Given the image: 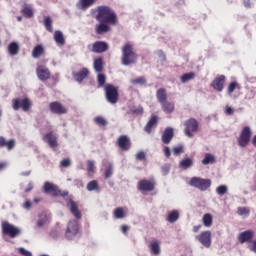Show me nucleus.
<instances>
[{"mask_svg": "<svg viewBox=\"0 0 256 256\" xmlns=\"http://www.w3.org/2000/svg\"><path fill=\"white\" fill-rule=\"evenodd\" d=\"M91 15H95V19L99 23H108V25H117L119 19L117 18V13L113 8L107 5H101L90 10Z\"/></svg>", "mask_w": 256, "mask_h": 256, "instance_id": "1", "label": "nucleus"}, {"mask_svg": "<svg viewBox=\"0 0 256 256\" xmlns=\"http://www.w3.org/2000/svg\"><path fill=\"white\" fill-rule=\"evenodd\" d=\"M135 63H137V53L133 49V44L128 42L122 46L121 64L129 67V65H135Z\"/></svg>", "mask_w": 256, "mask_h": 256, "instance_id": "2", "label": "nucleus"}, {"mask_svg": "<svg viewBox=\"0 0 256 256\" xmlns=\"http://www.w3.org/2000/svg\"><path fill=\"white\" fill-rule=\"evenodd\" d=\"M188 184L190 185V187L198 189V191H207L211 187L212 182L209 178L194 176L190 179Z\"/></svg>", "mask_w": 256, "mask_h": 256, "instance_id": "3", "label": "nucleus"}, {"mask_svg": "<svg viewBox=\"0 0 256 256\" xmlns=\"http://www.w3.org/2000/svg\"><path fill=\"white\" fill-rule=\"evenodd\" d=\"M1 231L3 235L11 237V239H15L21 235V229L7 221L1 223Z\"/></svg>", "mask_w": 256, "mask_h": 256, "instance_id": "4", "label": "nucleus"}, {"mask_svg": "<svg viewBox=\"0 0 256 256\" xmlns=\"http://www.w3.org/2000/svg\"><path fill=\"white\" fill-rule=\"evenodd\" d=\"M42 189L45 193H52L53 197H67L69 195V192L61 191L58 185L48 181L44 182Z\"/></svg>", "mask_w": 256, "mask_h": 256, "instance_id": "5", "label": "nucleus"}, {"mask_svg": "<svg viewBox=\"0 0 256 256\" xmlns=\"http://www.w3.org/2000/svg\"><path fill=\"white\" fill-rule=\"evenodd\" d=\"M184 127V134L186 137L193 139V137H195V133L199 131V122H197L195 118H190L189 120L185 121Z\"/></svg>", "mask_w": 256, "mask_h": 256, "instance_id": "6", "label": "nucleus"}, {"mask_svg": "<svg viewBox=\"0 0 256 256\" xmlns=\"http://www.w3.org/2000/svg\"><path fill=\"white\" fill-rule=\"evenodd\" d=\"M79 235V222L77 220H70L67 224L65 237L68 241H73Z\"/></svg>", "mask_w": 256, "mask_h": 256, "instance_id": "7", "label": "nucleus"}, {"mask_svg": "<svg viewBox=\"0 0 256 256\" xmlns=\"http://www.w3.org/2000/svg\"><path fill=\"white\" fill-rule=\"evenodd\" d=\"M105 94H106V100L108 101V103L115 105V103L119 101V91L117 90V87H115L114 85L107 84L105 86Z\"/></svg>", "mask_w": 256, "mask_h": 256, "instance_id": "8", "label": "nucleus"}, {"mask_svg": "<svg viewBox=\"0 0 256 256\" xmlns=\"http://www.w3.org/2000/svg\"><path fill=\"white\" fill-rule=\"evenodd\" d=\"M12 107L14 111H19V109H22L23 111L27 112L31 109V100L28 98H16L12 100Z\"/></svg>", "mask_w": 256, "mask_h": 256, "instance_id": "9", "label": "nucleus"}, {"mask_svg": "<svg viewBox=\"0 0 256 256\" xmlns=\"http://www.w3.org/2000/svg\"><path fill=\"white\" fill-rule=\"evenodd\" d=\"M197 242H199L203 247L209 249L211 247L212 239H211V231L207 230L201 232L200 234L195 236Z\"/></svg>", "mask_w": 256, "mask_h": 256, "instance_id": "10", "label": "nucleus"}, {"mask_svg": "<svg viewBox=\"0 0 256 256\" xmlns=\"http://www.w3.org/2000/svg\"><path fill=\"white\" fill-rule=\"evenodd\" d=\"M249 141H251V128L246 126L242 129L240 137L238 138V145L240 147H247Z\"/></svg>", "mask_w": 256, "mask_h": 256, "instance_id": "11", "label": "nucleus"}, {"mask_svg": "<svg viewBox=\"0 0 256 256\" xmlns=\"http://www.w3.org/2000/svg\"><path fill=\"white\" fill-rule=\"evenodd\" d=\"M36 75L40 81H47L51 78V71H49V68L45 65H38Z\"/></svg>", "mask_w": 256, "mask_h": 256, "instance_id": "12", "label": "nucleus"}, {"mask_svg": "<svg viewBox=\"0 0 256 256\" xmlns=\"http://www.w3.org/2000/svg\"><path fill=\"white\" fill-rule=\"evenodd\" d=\"M49 109L51 113H54V115H65L67 113V107L58 101L50 103Z\"/></svg>", "mask_w": 256, "mask_h": 256, "instance_id": "13", "label": "nucleus"}, {"mask_svg": "<svg viewBox=\"0 0 256 256\" xmlns=\"http://www.w3.org/2000/svg\"><path fill=\"white\" fill-rule=\"evenodd\" d=\"M155 189V181L153 180H141L138 182V190L142 193L150 192Z\"/></svg>", "mask_w": 256, "mask_h": 256, "instance_id": "14", "label": "nucleus"}, {"mask_svg": "<svg viewBox=\"0 0 256 256\" xmlns=\"http://www.w3.org/2000/svg\"><path fill=\"white\" fill-rule=\"evenodd\" d=\"M253 237H255V232L253 230H246L238 235V241L241 245L251 243L253 241Z\"/></svg>", "mask_w": 256, "mask_h": 256, "instance_id": "15", "label": "nucleus"}, {"mask_svg": "<svg viewBox=\"0 0 256 256\" xmlns=\"http://www.w3.org/2000/svg\"><path fill=\"white\" fill-rule=\"evenodd\" d=\"M88 76H89V69L87 68H82L78 71L72 72V77L74 81H76L77 83H83V81H85V79H87Z\"/></svg>", "mask_w": 256, "mask_h": 256, "instance_id": "16", "label": "nucleus"}, {"mask_svg": "<svg viewBox=\"0 0 256 256\" xmlns=\"http://www.w3.org/2000/svg\"><path fill=\"white\" fill-rule=\"evenodd\" d=\"M66 205L70 209V212L75 217V219H81V217H83L81 211H79V206L76 204L75 201L68 199L66 200Z\"/></svg>", "mask_w": 256, "mask_h": 256, "instance_id": "17", "label": "nucleus"}, {"mask_svg": "<svg viewBox=\"0 0 256 256\" xmlns=\"http://www.w3.org/2000/svg\"><path fill=\"white\" fill-rule=\"evenodd\" d=\"M109 49V44L105 41H96L92 44V53H105Z\"/></svg>", "mask_w": 256, "mask_h": 256, "instance_id": "18", "label": "nucleus"}, {"mask_svg": "<svg viewBox=\"0 0 256 256\" xmlns=\"http://www.w3.org/2000/svg\"><path fill=\"white\" fill-rule=\"evenodd\" d=\"M97 3V0H78L76 2V9L78 11H87L89 7H93Z\"/></svg>", "mask_w": 256, "mask_h": 256, "instance_id": "19", "label": "nucleus"}, {"mask_svg": "<svg viewBox=\"0 0 256 256\" xmlns=\"http://www.w3.org/2000/svg\"><path fill=\"white\" fill-rule=\"evenodd\" d=\"M211 87L215 89V91H218L221 93L225 87V76L220 75L214 79V81L211 83Z\"/></svg>", "mask_w": 256, "mask_h": 256, "instance_id": "20", "label": "nucleus"}, {"mask_svg": "<svg viewBox=\"0 0 256 256\" xmlns=\"http://www.w3.org/2000/svg\"><path fill=\"white\" fill-rule=\"evenodd\" d=\"M43 141H45V143H47L51 149H55V147H57V136L53 132L47 133L43 137Z\"/></svg>", "mask_w": 256, "mask_h": 256, "instance_id": "21", "label": "nucleus"}, {"mask_svg": "<svg viewBox=\"0 0 256 256\" xmlns=\"http://www.w3.org/2000/svg\"><path fill=\"white\" fill-rule=\"evenodd\" d=\"M109 31H111V27L107 22H100L95 26L96 35H105V33H109Z\"/></svg>", "mask_w": 256, "mask_h": 256, "instance_id": "22", "label": "nucleus"}, {"mask_svg": "<svg viewBox=\"0 0 256 256\" xmlns=\"http://www.w3.org/2000/svg\"><path fill=\"white\" fill-rule=\"evenodd\" d=\"M195 165V160L191 157H185L179 162V169H183L187 171V169H191Z\"/></svg>", "mask_w": 256, "mask_h": 256, "instance_id": "23", "label": "nucleus"}, {"mask_svg": "<svg viewBox=\"0 0 256 256\" xmlns=\"http://www.w3.org/2000/svg\"><path fill=\"white\" fill-rule=\"evenodd\" d=\"M118 146L123 151H129V149L131 148V141L129 140V137H127V136H120L118 138Z\"/></svg>", "mask_w": 256, "mask_h": 256, "instance_id": "24", "label": "nucleus"}, {"mask_svg": "<svg viewBox=\"0 0 256 256\" xmlns=\"http://www.w3.org/2000/svg\"><path fill=\"white\" fill-rule=\"evenodd\" d=\"M174 131L173 128H166L164 133L162 134V143L165 145H169L171 140L173 139Z\"/></svg>", "mask_w": 256, "mask_h": 256, "instance_id": "25", "label": "nucleus"}, {"mask_svg": "<svg viewBox=\"0 0 256 256\" xmlns=\"http://www.w3.org/2000/svg\"><path fill=\"white\" fill-rule=\"evenodd\" d=\"M129 209L127 207H118L114 210L113 215L115 219H125L127 217Z\"/></svg>", "mask_w": 256, "mask_h": 256, "instance_id": "26", "label": "nucleus"}, {"mask_svg": "<svg viewBox=\"0 0 256 256\" xmlns=\"http://www.w3.org/2000/svg\"><path fill=\"white\" fill-rule=\"evenodd\" d=\"M21 13L24 15V17H27V19H31L34 16L33 12V6L31 4H24L22 6Z\"/></svg>", "mask_w": 256, "mask_h": 256, "instance_id": "27", "label": "nucleus"}, {"mask_svg": "<svg viewBox=\"0 0 256 256\" xmlns=\"http://www.w3.org/2000/svg\"><path fill=\"white\" fill-rule=\"evenodd\" d=\"M161 107H162V111H164V113H166L167 115H171V113L175 111V103L169 102L167 100L166 102H163L161 104Z\"/></svg>", "mask_w": 256, "mask_h": 256, "instance_id": "28", "label": "nucleus"}, {"mask_svg": "<svg viewBox=\"0 0 256 256\" xmlns=\"http://www.w3.org/2000/svg\"><path fill=\"white\" fill-rule=\"evenodd\" d=\"M180 215L179 210H172L168 213L166 221L168 223H176V221H179Z\"/></svg>", "mask_w": 256, "mask_h": 256, "instance_id": "29", "label": "nucleus"}, {"mask_svg": "<svg viewBox=\"0 0 256 256\" xmlns=\"http://www.w3.org/2000/svg\"><path fill=\"white\" fill-rule=\"evenodd\" d=\"M87 191H95V193H101V187L97 180L90 181L86 186Z\"/></svg>", "mask_w": 256, "mask_h": 256, "instance_id": "30", "label": "nucleus"}, {"mask_svg": "<svg viewBox=\"0 0 256 256\" xmlns=\"http://www.w3.org/2000/svg\"><path fill=\"white\" fill-rule=\"evenodd\" d=\"M156 98L160 105L165 103L167 101V92H165V89H158L156 92Z\"/></svg>", "mask_w": 256, "mask_h": 256, "instance_id": "31", "label": "nucleus"}, {"mask_svg": "<svg viewBox=\"0 0 256 256\" xmlns=\"http://www.w3.org/2000/svg\"><path fill=\"white\" fill-rule=\"evenodd\" d=\"M237 214L243 217V219H247V217L251 215V209H249V207L240 206L237 208Z\"/></svg>", "mask_w": 256, "mask_h": 256, "instance_id": "32", "label": "nucleus"}, {"mask_svg": "<svg viewBox=\"0 0 256 256\" xmlns=\"http://www.w3.org/2000/svg\"><path fill=\"white\" fill-rule=\"evenodd\" d=\"M43 53H45V48H43L42 45H37L32 51V57L34 59H39V57H41Z\"/></svg>", "mask_w": 256, "mask_h": 256, "instance_id": "33", "label": "nucleus"}, {"mask_svg": "<svg viewBox=\"0 0 256 256\" xmlns=\"http://www.w3.org/2000/svg\"><path fill=\"white\" fill-rule=\"evenodd\" d=\"M150 251L152 255H161V246L159 245V242H152L150 244Z\"/></svg>", "mask_w": 256, "mask_h": 256, "instance_id": "34", "label": "nucleus"}, {"mask_svg": "<svg viewBox=\"0 0 256 256\" xmlns=\"http://www.w3.org/2000/svg\"><path fill=\"white\" fill-rule=\"evenodd\" d=\"M9 54L12 56L19 54V44L17 42H12L8 45Z\"/></svg>", "mask_w": 256, "mask_h": 256, "instance_id": "35", "label": "nucleus"}, {"mask_svg": "<svg viewBox=\"0 0 256 256\" xmlns=\"http://www.w3.org/2000/svg\"><path fill=\"white\" fill-rule=\"evenodd\" d=\"M54 40L57 45H65V37L63 36V32L61 31H56L54 33Z\"/></svg>", "mask_w": 256, "mask_h": 256, "instance_id": "36", "label": "nucleus"}, {"mask_svg": "<svg viewBox=\"0 0 256 256\" xmlns=\"http://www.w3.org/2000/svg\"><path fill=\"white\" fill-rule=\"evenodd\" d=\"M202 223L204 227H211V225H213V215H211L210 213L204 214L202 218Z\"/></svg>", "mask_w": 256, "mask_h": 256, "instance_id": "37", "label": "nucleus"}, {"mask_svg": "<svg viewBox=\"0 0 256 256\" xmlns=\"http://www.w3.org/2000/svg\"><path fill=\"white\" fill-rule=\"evenodd\" d=\"M195 79V72L185 73L180 77L181 83H189V81H193Z\"/></svg>", "mask_w": 256, "mask_h": 256, "instance_id": "38", "label": "nucleus"}, {"mask_svg": "<svg viewBox=\"0 0 256 256\" xmlns=\"http://www.w3.org/2000/svg\"><path fill=\"white\" fill-rule=\"evenodd\" d=\"M94 70L96 73H101L103 71V58H97L93 63Z\"/></svg>", "mask_w": 256, "mask_h": 256, "instance_id": "39", "label": "nucleus"}, {"mask_svg": "<svg viewBox=\"0 0 256 256\" xmlns=\"http://www.w3.org/2000/svg\"><path fill=\"white\" fill-rule=\"evenodd\" d=\"M215 163V156L211 153H207L202 160V165H212Z\"/></svg>", "mask_w": 256, "mask_h": 256, "instance_id": "40", "label": "nucleus"}, {"mask_svg": "<svg viewBox=\"0 0 256 256\" xmlns=\"http://www.w3.org/2000/svg\"><path fill=\"white\" fill-rule=\"evenodd\" d=\"M154 125H157V116H152L149 122L146 124L144 131L146 133H151V129L153 128Z\"/></svg>", "mask_w": 256, "mask_h": 256, "instance_id": "41", "label": "nucleus"}, {"mask_svg": "<svg viewBox=\"0 0 256 256\" xmlns=\"http://www.w3.org/2000/svg\"><path fill=\"white\" fill-rule=\"evenodd\" d=\"M49 221V218L47 217V214L43 213L39 216V219L37 221V227H45L47 225V222Z\"/></svg>", "mask_w": 256, "mask_h": 256, "instance_id": "42", "label": "nucleus"}, {"mask_svg": "<svg viewBox=\"0 0 256 256\" xmlns=\"http://www.w3.org/2000/svg\"><path fill=\"white\" fill-rule=\"evenodd\" d=\"M131 85H145L147 83V79L145 76H140L138 78H133L130 80Z\"/></svg>", "mask_w": 256, "mask_h": 256, "instance_id": "43", "label": "nucleus"}, {"mask_svg": "<svg viewBox=\"0 0 256 256\" xmlns=\"http://www.w3.org/2000/svg\"><path fill=\"white\" fill-rule=\"evenodd\" d=\"M44 26L46 31H49V33H53V20H51L50 17L44 18Z\"/></svg>", "mask_w": 256, "mask_h": 256, "instance_id": "44", "label": "nucleus"}, {"mask_svg": "<svg viewBox=\"0 0 256 256\" xmlns=\"http://www.w3.org/2000/svg\"><path fill=\"white\" fill-rule=\"evenodd\" d=\"M105 179H111L113 177V163H109L104 171Z\"/></svg>", "mask_w": 256, "mask_h": 256, "instance_id": "45", "label": "nucleus"}, {"mask_svg": "<svg viewBox=\"0 0 256 256\" xmlns=\"http://www.w3.org/2000/svg\"><path fill=\"white\" fill-rule=\"evenodd\" d=\"M94 123L99 127H105V125H107V120L102 116H96L94 118Z\"/></svg>", "mask_w": 256, "mask_h": 256, "instance_id": "46", "label": "nucleus"}, {"mask_svg": "<svg viewBox=\"0 0 256 256\" xmlns=\"http://www.w3.org/2000/svg\"><path fill=\"white\" fill-rule=\"evenodd\" d=\"M229 191V188L226 185H220L216 188V193L220 195V197H223V195H226V193Z\"/></svg>", "mask_w": 256, "mask_h": 256, "instance_id": "47", "label": "nucleus"}, {"mask_svg": "<svg viewBox=\"0 0 256 256\" xmlns=\"http://www.w3.org/2000/svg\"><path fill=\"white\" fill-rule=\"evenodd\" d=\"M235 89H239V83H237V82L230 83L228 86V95L230 97H231V95H233V92L235 91Z\"/></svg>", "mask_w": 256, "mask_h": 256, "instance_id": "48", "label": "nucleus"}, {"mask_svg": "<svg viewBox=\"0 0 256 256\" xmlns=\"http://www.w3.org/2000/svg\"><path fill=\"white\" fill-rule=\"evenodd\" d=\"M106 81H107V77H105L104 74L99 73L97 75L98 87H103V85H105Z\"/></svg>", "mask_w": 256, "mask_h": 256, "instance_id": "49", "label": "nucleus"}, {"mask_svg": "<svg viewBox=\"0 0 256 256\" xmlns=\"http://www.w3.org/2000/svg\"><path fill=\"white\" fill-rule=\"evenodd\" d=\"M5 147L8 151H12V149H15V139H11L9 141L5 142Z\"/></svg>", "mask_w": 256, "mask_h": 256, "instance_id": "50", "label": "nucleus"}, {"mask_svg": "<svg viewBox=\"0 0 256 256\" xmlns=\"http://www.w3.org/2000/svg\"><path fill=\"white\" fill-rule=\"evenodd\" d=\"M87 171L88 173H95V162L91 160L87 162Z\"/></svg>", "mask_w": 256, "mask_h": 256, "instance_id": "51", "label": "nucleus"}, {"mask_svg": "<svg viewBox=\"0 0 256 256\" xmlns=\"http://www.w3.org/2000/svg\"><path fill=\"white\" fill-rule=\"evenodd\" d=\"M173 155H181L183 153V146H176L172 149Z\"/></svg>", "mask_w": 256, "mask_h": 256, "instance_id": "52", "label": "nucleus"}, {"mask_svg": "<svg viewBox=\"0 0 256 256\" xmlns=\"http://www.w3.org/2000/svg\"><path fill=\"white\" fill-rule=\"evenodd\" d=\"M156 55L159 57V61H161L162 63H165L167 58L165 57V53H163V51L161 50L157 51Z\"/></svg>", "mask_w": 256, "mask_h": 256, "instance_id": "53", "label": "nucleus"}, {"mask_svg": "<svg viewBox=\"0 0 256 256\" xmlns=\"http://www.w3.org/2000/svg\"><path fill=\"white\" fill-rule=\"evenodd\" d=\"M224 113H225L226 115H233V113H235V109H234L233 107L227 105V106L224 108Z\"/></svg>", "mask_w": 256, "mask_h": 256, "instance_id": "54", "label": "nucleus"}, {"mask_svg": "<svg viewBox=\"0 0 256 256\" xmlns=\"http://www.w3.org/2000/svg\"><path fill=\"white\" fill-rule=\"evenodd\" d=\"M19 253L21 255H24V256H33V254L31 252H29L27 249L25 248H19L18 249Z\"/></svg>", "mask_w": 256, "mask_h": 256, "instance_id": "55", "label": "nucleus"}, {"mask_svg": "<svg viewBox=\"0 0 256 256\" xmlns=\"http://www.w3.org/2000/svg\"><path fill=\"white\" fill-rule=\"evenodd\" d=\"M61 167H69L71 165V160L64 159L60 162Z\"/></svg>", "mask_w": 256, "mask_h": 256, "instance_id": "56", "label": "nucleus"}, {"mask_svg": "<svg viewBox=\"0 0 256 256\" xmlns=\"http://www.w3.org/2000/svg\"><path fill=\"white\" fill-rule=\"evenodd\" d=\"M136 159H137L138 161H143V159H145V152H143V151L138 152V153L136 154Z\"/></svg>", "mask_w": 256, "mask_h": 256, "instance_id": "57", "label": "nucleus"}, {"mask_svg": "<svg viewBox=\"0 0 256 256\" xmlns=\"http://www.w3.org/2000/svg\"><path fill=\"white\" fill-rule=\"evenodd\" d=\"M163 151H164L165 157H167V159H169V157H171V149H169L168 146H165Z\"/></svg>", "mask_w": 256, "mask_h": 256, "instance_id": "58", "label": "nucleus"}, {"mask_svg": "<svg viewBox=\"0 0 256 256\" xmlns=\"http://www.w3.org/2000/svg\"><path fill=\"white\" fill-rule=\"evenodd\" d=\"M170 167H169V165H164L163 167H162V174L163 175H167V174H169V171H170Z\"/></svg>", "mask_w": 256, "mask_h": 256, "instance_id": "59", "label": "nucleus"}, {"mask_svg": "<svg viewBox=\"0 0 256 256\" xmlns=\"http://www.w3.org/2000/svg\"><path fill=\"white\" fill-rule=\"evenodd\" d=\"M23 209H26L27 211H29L31 209V201L26 200L23 204Z\"/></svg>", "mask_w": 256, "mask_h": 256, "instance_id": "60", "label": "nucleus"}, {"mask_svg": "<svg viewBox=\"0 0 256 256\" xmlns=\"http://www.w3.org/2000/svg\"><path fill=\"white\" fill-rule=\"evenodd\" d=\"M74 183H75L76 187H79V188H81V187L84 186V185H83V181H82V180H79V179H76V180L74 181Z\"/></svg>", "mask_w": 256, "mask_h": 256, "instance_id": "61", "label": "nucleus"}, {"mask_svg": "<svg viewBox=\"0 0 256 256\" xmlns=\"http://www.w3.org/2000/svg\"><path fill=\"white\" fill-rule=\"evenodd\" d=\"M120 231H121L122 233H127V231H129V226H127V225H122V226L120 227Z\"/></svg>", "mask_w": 256, "mask_h": 256, "instance_id": "62", "label": "nucleus"}, {"mask_svg": "<svg viewBox=\"0 0 256 256\" xmlns=\"http://www.w3.org/2000/svg\"><path fill=\"white\" fill-rule=\"evenodd\" d=\"M33 189V182L28 183V187L25 189V193H29Z\"/></svg>", "mask_w": 256, "mask_h": 256, "instance_id": "63", "label": "nucleus"}, {"mask_svg": "<svg viewBox=\"0 0 256 256\" xmlns=\"http://www.w3.org/2000/svg\"><path fill=\"white\" fill-rule=\"evenodd\" d=\"M244 6H245L247 9H250V7H251V1H250V0H244Z\"/></svg>", "mask_w": 256, "mask_h": 256, "instance_id": "64", "label": "nucleus"}]
</instances>
